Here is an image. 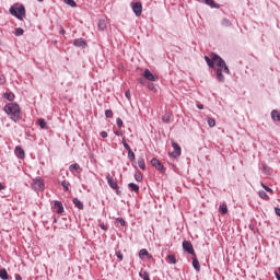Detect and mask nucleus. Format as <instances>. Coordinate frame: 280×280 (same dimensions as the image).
Listing matches in <instances>:
<instances>
[{"instance_id":"obj_45","label":"nucleus","mask_w":280,"mask_h":280,"mask_svg":"<svg viewBox=\"0 0 280 280\" xmlns=\"http://www.w3.org/2000/svg\"><path fill=\"white\" fill-rule=\"evenodd\" d=\"M98 226L100 229H102V231H108V225H106L105 223H100Z\"/></svg>"},{"instance_id":"obj_53","label":"nucleus","mask_w":280,"mask_h":280,"mask_svg":"<svg viewBox=\"0 0 280 280\" xmlns=\"http://www.w3.org/2000/svg\"><path fill=\"white\" fill-rule=\"evenodd\" d=\"M197 108H198L199 110H202V109L205 108V105H202V104H197Z\"/></svg>"},{"instance_id":"obj_55","label":"nucleus","mask_w":280,"mask_h":280,"mask_svg":"<svg viewBox=\"0 0 280 280\" xmlns=\"http://www.w3.org/2000/svg\"><path fill=\"white\" fill-rule=\"evenodd\" d=\"M114 135H116V137H121V132L120 131H114Z\"/></svg>"},{"instance_id":"obj_54","label":"nucleus","mask_w":280,"mask_h":280,"mask_svg":"<svg viewBox=\"0 0 280 280\" xmlns=\"http://www.w3.org/2000/svg\"><path fill=\"white\" fill-rule=\"evenodd\" d=\"M15 280H23V277H21L19 273H15Z\"/></svg>"},{"instance_id":"obj_57","label":"nucleus","mask_w":280,"mask_h":280,"mask_svg":"<svg viewBox=\"0 0 280 280\" xmlns=\"http://www.w3.org/2000/svg\"><path fill=\"white\" fill-rule=\"evenodd\" d=\"M115 190H116L117 196H120L121 190H119V188H117V189H115Z\"/></svg>"},{"instance_id":"obj_29","label":"nucleus","mask_w":280,"mask_h":280,"mask_svg":"<svg viewBox=\"0 0 280 280\" xmlns=\"http://www.w3.org/2000/svg\"><path fill=\"white\" fill-rule=\"evenodd\" d=\"M63 3H66V5H70V8H78V3H75L74 0H63Z\"/></svg>"},{"instance_id":"obj_56","label":"nucleus","mask_w":280,"mask_h":280,"mask_svg":"<svg viewBox=\"0 0 280 280\" xmlns=\"http://www.w3.org/2000/svg\"><path fill=\"white\" fill-rule=\"evenodd\" d=\"M3 189H5V186H3V184L0 183V191H3Z\"/></svg>"},{"instance_id":"obj_28","label":"nucleus","mask_w":280,"mask_h":280,"mask_svg":"<svg viewBox=\"0 0 280 280\" xmlns=\"http://www.w3.org/2000/svg\"><path fill=\"white\" fill-rule=\"evenodd\" d=\"M149 253H148V249H145V248H142V249H140V252H139V258L140 259H144L145 257H149Z\"/></svg>"},{"instance_id":"obj_41","label":"nucleus","mask_w":280,"mask_h":280,"mask_svg":"<svg viewBox=\"0 0 280 280\" xmlns=\"http://www.w3.org/2000/svg\"><path fill=\"white\" fill-rule=\"evenodd\" d=\"M105 117H107V119H110V117H113V109H106Z\"/></svg>"},{"instance_id":"obj_40","label":"nucleus","mask_w":280,"mask_h":280,"mask_svg":"<svg viewBox=\"0 0 280 280\" xmlns=\"http://www.w3.org/2000/svg\"><path fill=\"white\" fill-rule=\"evenodd\" d=\"M122 145H124L125 150H127V151L131 150L130 144L128 142H126V138H122Z\"/></svg>"},{"instance_id":"obj_51","label":"nucleus","mask_w":280,"mask_h":280,"mask_svg":"<svg viewBox=\"0 0 280 280\" xmlns=\"http://www.w3.org/2000/svg\"><path fill=\"white\" fill-rule=\"evenodd\" d=\"M138 83H139V84H145V79L139 78V79H138Z\"/></svg>"},{"instance_id":"obj_34","label":"nucleus","mask_w":280,"mask_h":280,"mask_svg":"<svg viewBox=\"0 0 280 280\" xmlns=\"http://www.w3.org/2000/svg\"><path fill=\"white\" fill-rule=\"evenodd\" d=\"M39 124V128H42L43 130H45V128H47V122L45 121V119L40 118L38 120Z\"/></svg>"},{"instance_id":"obj_44","label":"nucleus","mask_w":280,"mask_h":280,"mask_svg":"<svg viewBox=\"0 0 280 280\" xmlns=\"http://www.w3.org/2000/svg\"><path fill=\"white\" fill-rule=\"evenodd\" d=\"M170 119H171L170 115H164L162 117V121H165V124H170Z\"/></svg>"},{"instance_id":"obj_43","label":"nucleus","mask_w":280,"mask_h":280,"mask_svg":"<svg viewBox=\"0 0 280 280\" xmlns=\"http://www.w3.org/2000/svg\"><path fill=\"white\" fill-rule=\"evenodd\" d=\"M168 261H170V264H176V256L168 255Z\"/></svg>"},{"instance_id":"obj_21","label":"nucleus","mask_w":280,"mask_h":280,"mask_svg":"<svg viewBox=\"0 0 280 280\" xmlns=\"http://www.w3.org/2000/svg\"><path fill=\"white\" fill-rule=\"evenodd\" d=\"M97 27L101 32H104L107 27L106 21L104 19L98 20Z\"/></svg>"},{"instance_id":"obj_16","label":"nucleus","mask_w":280,"mask_h":280,"mask_svg":"<svg viewBox=\"0 0 280 280\" xmlns=\"http://www.w3.org/2000/svg\"><path fill=\"white\" fill-rule=\"evenodd\" d=\"M72 203L74 205V207L77 209H79L80 211H82V209H84V202H82L81 200H79L78 198H73L72 199Z\"/></svg>"},{"instance_id":"obj_58","label":"nucleus","mask_w":280,"mask_h":280,"mask_svg":"<svg viewBox=\"0 0 280 280\" xmlns=\"http://www.w3.org/2000/svg\"><path fill=\"white\" fill-rule=\"evenodd\" d=\"M39 3H43L44 0H37Z\"/></svg>"},{"instance_id":"obj_42","label":"nucleus","mask_w":280,"mask_h":280,"mask_svg":"<svg viewBox=\"0 0 280 280\" xmlns=\"http://www.w3.org/2000/svg\"><path fill=\"white\" fill-rule=\"evenodd\" d=\"M116 124H117L118 128H124V120H121V118L118 117L116 119Z\"/></svg>"},{"instance_id":"obj_48","label":"nucleus","mask_w":280,"mask_h":280,"mask_svg":"<svg viewBox=\"0 0 280 280\" xmlns=\"http://www.w3.org/2000/svg\"><path fill=\"white\" fill-rule=\"evenodd\" d=\"M59 34H61L62 36H65V34H67V31L65 30V27L60 26Z\"/></svg>"},{"instance_id":"obj_10","label":"nucleus","mask_w":280,"mask_h":280,"mask_svg":"<svg viewBox=\"0 0 280 280\" xmlns=\"http://www.w3.org/2000/svg\"><path fill=\"white\" fill-rule=\"evenodd\" d=\"M172 148L175 151L171 153V156H173V159H178V156H180V154H182L180 145H178L176 142L172 141Z\"/></svg>"},{"instance_id":"obj_11","label":"nucleus","mask_w":280,"mask_h":280,"mask_svg":"<svg viewBox=\"0 0 280 280\" xmlns=\"http://www.w3.org/2000/svg\"><path fill=\"white\" fill-rule=\"evenodd\" d=\"M199 3H205L210 8H215V10H220V4L215 3V0H197Z\"/></svg>"},{"instance_id":"obj_49","label":"nucleus","mask_w":280,"mask_h":280,"mask_svg":"<svg viewBox=\"0 0 280 280\" xmlns=\"http://www.w3.org/2000/svg\"><path fill=\"white\" fill-rule=\"evenodd\" d=\"M101 137H102L103 139H106V138L108 137V132L102 131V132H101Z\"/></svg>"},{"instance_id":"obj_22","label":"nucleus","mask_w":280,"mask_h":280,"mask_svg":"<svg viewBox=\"0 0 280 280\" xmlns=\"http://www.w3.org/2000/svg\"><path fill=\"white\" fill-rule=\"evenodd\" d=\"M219 211L222 215H226L229 213V207L226 206V203H222L219 207Z\"/></svg>"},{"instance_id":"obj_17","label":"nucleus","mask_w":280,"mask_h":280,"mask_svg":"<svg viewBox=\"0 0 280 280\" xmlns=\"http://www.w3.org/2000/svg\"><path fill=\"white\" fill-rule=\"evenodd\" d=\"M192 268L196 270V272H200V261L198 260L196 255L192 256Z\"/></svg>"},{"instance_id":"obj_1","label":"nucleus","mask_w":280,"mask_h":280,"mask_svg":"<svg viewBox=\"0 0 280 280\" xmlns=\"http://www.w3.org/2000/svg\"><path fill=\"white\" fill-rule=\"evenodd\" d=\"M205 61L210 69H214L218 82H225L224 74L222 73L231 75V70L229 69V66H226V61H224L218 54L212 52L210 57L205 56Z\"/></svg>"},{"instance_id":"obj_8","label":"nucleus","mask_w":280,"mask_h":280,"mask_svg":"<svg viewBox=\"0 0 280 280\" xmlns=\"http://www.w3.org/2000/svg\"><path fill=\"white\" fill-rule=\"evenodd\" d=\"M183 249L188 253V255H192L195 256L196 255V252L194 250V245L191 244V242L189 241H184L183 244Z\"/></svg>"},{"instance_id":"obj_2","label":"nucleus","mask_w":280,"mask_h":280,"mask_svg":"<svg viewBox=\"0 0 280 280\" xmlns=\"http://www.w3.org/2000/svg\"><path fill=\"white\" fill-rule=\"evenodd\" d=\"M3 110L10 116L11 121H14V124L21 119V106H19L18 103L5 104Z\"/></svg>"},{"instance_id":"obj_23","label":"nucleus","mask_w":280,"mask_h":280,"mask_svg":"<svg viewBox=\"0 0 280 280\" xmlns=\"http://www.w3.org/2000/svg\"><path fill=\"white\" fill-rule=\"evenodd\" d=\"M221 25H222V27H233V22H231V20L224 18L221 21Z\"/></svg>"},{"instance_id":"obj_27","label":"nucleus","mask_w":280,"mask_h":280,"mask_svg":"<svg viewBox=\"0 0 280 280\" xmlns=\"http://www.w3.org/2000/svg\"><path fill=\"white\" fill-rule=\"evenodd\" d=\"M138 166L140 167V170L145 172V160H143V158L138 159Z\"/></svg>"},{"instance_id":"obj_39","label":"nucleus","mask_w":280,"mask_h":280,"mask_svg":"<svg viewBox=\"0 0 280 280\" xmlns=\"http://www.w3.org/2000/svg\"><path fill=\"white\" fill-rule=\"evenodd\" d=\"M117 259H119V261H124V254H121V250H117L115 253Z\"/></svg>"},{"instance_id":"obj_32","label":"nucleus","mask_w":280,"mask_h":280,"mask_svg":"<svg viewBox=\"0 0 280 280\" xmlns=\"http://www.w3.org/2000/svg\"><path fill=\"white\" fill-rule=\"evenodd\" d=\"M262 189H265V191H267L268 194H275V190H272V188H270L269 186H267L264 183H260Z\"/></svg>"},{"instance_id":"obj_35","label":"nucleus","mask_w":280,"mask_h":280,"mask_svg":"<svg viewBox=\"0 0 280 280\" xmlns=\"http://www.w3.org/2000/svg\"><path fill=\"white\" fill-rule=\"evenodd\" d=\"M207 121H208V126H209L210 128H214V126H215V119L209 117V118L207 119Z\"/></svg>"},{"instance_id":"obj_30","label":"nucleus","mask_w":280,"mask_h":280,"mask_svg":"<svg viewBox=\"0 0 280 280\" xmlns=\"http://www.w3.org/2000/svg\"><path fill=\"white\" fill-rule=\"evenodd\" d=\"M135 180H137V183H141V180H143V174H141V172H136Z\"/></svg>"},{"instance_id":"obj_47","label":"nucleus","mask_w":280,"mask_h":280,"mask_svg":"<svg viewBox=\"0 0 280 280\" xmlns=\"http://www.w3.org/2000/svg\"><path fill=\"white\" fill-rule=\"evenodd\" d=\"M275 276H276L277 280H280V267L278 268L277 271H275Z\"/></svg>"},{"instance_id":"obj_6","label":"nucleus","mask_w":280,"mask_h":280,"mask_svg":"<svg viewBox=\"0 0 280 280\" xmlns=\"http://www.w3.org/2000/svg\"><path fill=\"white\" fill-rule=\"evenodd\" d=\"M33 187L35 191H43L45 189V180H43V177H36Z\"/></svg>"},{"instance_id":"obj_9","label":"nucleus","mask_w":280,"mask_h":280,"mask_svg":"<svg viewBox=\"0 0 280 280\" xmlns=\"http://www.w3.org/2000/svg\"><path fill=\"white\" fill-rule=\"evenodd\" d=\"M106 180H107V184L109 185L110 189H119V185L117 184L115 178H113V176H110V173H107Z\"/></svg>"},{"instance_id":"obj_24","label":"nucleus","mask_w":280,"mask_h":280,"mask_svg":"<svg viewBox=\"0 0 280 280\" xmlns=\"http://www.w3.org/2000/svg\"><path fill=\"white\" fill-rule=\"evenodd\" d=\"M0 279L2 280L10 279V275H8V270H5V268L0 269Z\"/></svg>"},{"instance_id":"obj_38","label":"nucleus","mask_w":280,"mask_h":280,"mask_svg":"<svg viewBox=\"0 0 280 280\" xmlns=\"http://www.w3.org/2000/svg\"><path fill=\"white\" fill-rule=\"evenodd\" d=\"M69 185H70V184H69V182H67V180H62V182H61V187L65 188L66 191H69Z\"/></svg>"},{"instance_id":"obj_52","label":"nucleus","mask_w":280,"mask_h":280,"mask_svg":"<svg viewBox=\"0 0 280 280\" xmlns=\"http://www.w3.org/2000/svg\"><path fill=\"white\" fill-rule=\"evenodd\" d=\"M125 96H126L128 100H130V97H131V95H130V90H127V91L125 92Z\"/></svg>"},{"instance_id":"obj_50","label":"nucleus","mask_w":280,"mask_h":280,"mask_svg":"<svg viewBox=\"0 0 280 280\" xmlns=\"http://www.w3.org/2000/svg\"><path fill=\"white\" fill-rule=\"evenodd\" d=\"M275 213H276V215H278V218H280V208L279 207L275 208Z\"/></svg>"},{"instance_id":"obj_19","label":"nucleus","mask_w":280,"mask_h":280,"mask_svg":"<svg viewBox=\"0 0 280 280\" xmlns=\"http://www.w3.org/2000/svg\"><path fill=\"white\" fill-rule=\"evenodd\" d=\"M3 96H4V100H8V102H11V103H13L14 100L16 98L13 92H5Z\"/></svg>"},{"instance_id":"obj_12","label":"nucleus","mask_w":280,"mask_h":280,"mask_svg":"<svg viewBox=\"0 0 280 280\" xmlns=\"http://www.w3.org/2000/svg\"><path fill=\"white\" fill-rule=\"evenodd\" d=\"M74 47H81V49H86V40L84 38H75L73 40Z\"/></svg>"},{"instance_id":"obj_33","label":"nucleus","mask_w":280,"mask_h":280,"mask_svg":"<svg viewBox=\"0 0 280 280\" xmlns=\"http://www.w3.org/2000/svg\"><path fill=\"white\" fill-rule=\"evenodd\" d=\"M25 31L22 27L15 28L14 36H23Z\"/></svg>"},{"instance_id":"obj_13","label":"nucleus","mask_w":280,"mask_h":280,"mask_svg":"<svg viewBox=\"0 0 280 280\" xmlns=\"http://www.w3.org/2000/svg\"><path fill=\"white\" fill-rule=\"evenodd\" d=\"M69 172L71 174H75V172L77 174H82V167L80 166V164L74 163L69 166Z\"/></svg>"},{"instance_id":"obj_26","label":"nucleus","mask_w":280,"mask_h":280,"mask_svg":"<svg viewBox=\"0 0 280 280\" xmlns=\"http://www.w3.org/2000/svg\"><path fill=\"white\" fill-rule=\"evenodd\" d=\"M258 196L259 198H261V200H270V197L268 196V192H266V190H259Z\"/></svg>"},{"instance_id":"obj_3","label":"nucleus","mask_w":280,"mask_h":280,"mask_svg":"<svg viewBox=\"0 0 280 280\" xmlns=\"http://www.w3.org/2000/svg\"><path fill=\"white\" fill-rule=\"evenodd\" d=\"M9 12L12 16H15L19 21H23V18L25 16V5L21 4H14L9 9Z\"/></svg>"},{"instance_id":"obj_46","label":"nucleus","mask_w":280,"mask_h":280,"mask_svg":"<svg viewBox=\"0 0 280 280\" xmlns=\"http://www.w3.org/2000/svg\"><path fill=\"white\" fill-rule=\"evenodd\" d=\"M148 89H149V91H156V88L154 86V83H149Z\"/></svg>"},{"instance_id":"obj_18","label":"nucleus","mask_w":280,"mask_h":280,"mask_svg":"<svg viewBox=\"0 0 280 280\" xmlns=\"http://www.w3.org/2000/svg\"><path fill=\"white\" fill-rule=\"evenodd\" d=\"M262 172L266 174V176L272 175V168L270 166H267L266 163H261Z\"/></svg>"},{"instance_id":"obj_4","label":"nucleus","mask_w":280,"mask_h":280,"mask_svg":"<svg viewBox=\"0 0 280 280\" xmlns=\"http://www.w3.org/2000/svg\"><path fill=\"white\" fill-rule=\"evenodd\" d=\"M130 5L136 16H141V13L143 12V5L141 2H131Z\"/></svg>"},{"instance_id":"obj_7","label":"nucleus","mask_w":280,"mask_h":280,"mask_svg":"<svg viewBox=\"0 0 280 280\" xmlns=\"http://www.w3.org/2000/svg\"><path fill=\"white\" fill-rule=\"evenodd\" d=\"M151 165H152V167H155V170H158V172H161V173L165 172V166H163V163H161V161H159V159H156V158L151 159Z\"/></svg>"},{"instance_id":"obj_36","label":"nucleus","mask_w":280,"mask_h":280,"mask_svg":"<svg viewBox=\"0 0 280 280\" xmlns=\"http://www.w3.org/2000/svg\"><path fill=\"white\" fill-rule=\"evenodd\" d=\"M139 277H143V280H150V273L148 271L139 272Z\"/></svg>"},{"instance_id":"obj_14","label":"nucleus","mask_w":280,"mask_h":280,"mask_svg":"<svg viewBox=\"0 0 280 280\" xmlns=\"http://www.w3.org/2000/svg\"><path fill=\"white\" fill-rule=\"evenodd\" d=\"M54 209L56 213H65V207L62 206V202L55 200L54 202Z\"/></svg>"},{"instance_id":"obj_25","label":"nucleus","mask_w":280,"mask_h":280,"mask_svg":"<svg viewBox=\"0 0 280 280\" xmlns=\"http://www.w3.org/2000/svg\"><path fill=\"white\" fill-rule=\"evenodd\" d=\"M128 187H129L130 191H135V194H139V185H137L135 183H129Z\"/></svg>"},{"instance_id":"obj_37","label":"nucleus","mask_w":280,"mask_h":280,"mask_svg":"<svg viewBox=\"0 0 280 280\" xmlns=\"http://www.w3.org/2000/svg\"><path fill=\"white\" fill-rule=\"evenodd\" d=\"M116 223L120 224V226H126V220L124 218H116Z\"/></svg>"},{"instance_id":"obj_5","label":"nucleus","mask_w":280,"mask_h":280,"mask_svg":"<svg viewBox=\"0 0 280 280\" xmlns=\"http://www.w3.org/2000/svg\"><path fill=\"white\" fill-rule=\"evenodd\" d=\"M143 78L149 82H159V75L152 73L150 69L144 70Z\"/></svg>"},{"instance_id":"obj_31","label":"nucleus","mask_w":280,"mask_h":280,"mask_svg":"<svg viewBox=\"0 0 280 280\" xmlns=\"http://www.w3.org/2000/svg\"><path fill=\"white\" fill-rule=\"evenodd\" d=\"M128 152V159H129V161L132 163V162H135V159H136V156H135V152L132 151V149H129V151H127Z\"/></svg>"},{"instance_id":"obj_20","label":"nucleus","mask_w":280,"mask_h":280,"mask_svg":"<svg viewBox=\"0 0 280 280\" xmlns=\"http://www.w3.org/2000/svg\"><path fill=\"white\" fill-rule=\"evenodd\" d=\"M271 119L272 121H280V112L278 109L271 110Z\"/></svg>"},{"instance_id":"obj_15","label":"nucleus","mask_w":280,"mask_h":280,"mask_svg":"<svg viewBox=\"0 0 280 280\" xmlns=\"http://www.w3.org/2000/svg\"><path fill=\"white\" fill-rule=\"evenodd\" d=\"M15 156L18 159H25V150L21 145L15 147Z\"/></svg>"}]
</instances>
